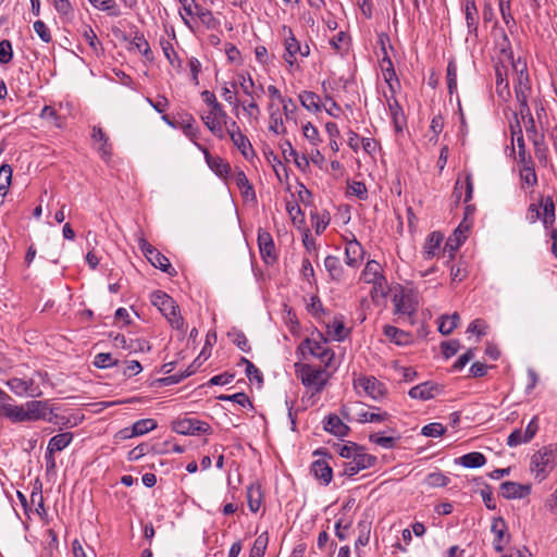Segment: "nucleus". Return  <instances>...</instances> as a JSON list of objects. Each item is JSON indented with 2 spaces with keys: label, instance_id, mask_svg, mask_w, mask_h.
I'll return each instance as SVG.
<instances>
[{
  "label": "nucleus",
  "instance_id": "36",
  "mask_svg": "<svg viewBox=\"0 0 557 557\" xmlns=\"http://www.w3.org/2000/svg\"><path fill=\"white\" fill-rule=\"evenodd\" d=\"M543 209L542 221L545 227L553 226L555 222V205L552 197L542 198L540 202Z\"/></svg>",
  "mask_w": 557,
  "mask_h": 557
},
{
  "label": "nucleus",
  "instance_id": "42",
  "mask_svg": "<svg viewBox=\"0 0 557 557\" xmlns=\"http://www.w3.org/2000/svg\"><path fill=\"white\" fill-rule=\"evenodd\" d=\"M389 112L397 132H400L405 125V115L399 103L394 99L388 101Z\"/></svg>",
  "mask_w": 557,
  "mask_h": 557
},
{
  "label": "nucleus",
  "instance_id": "62",
  "mask_svg": "<svg viewBox=\"0 0 557 557\" xmlns=\"http://www.w3.org/2000/svg\"><path fill=\"white\" fill-rule=\"evenodd\" d=\"M288 148H290V153H294V162L297 165V168L302 171L307 172L310 168L309 159L306 154H299L290 144H288Z\"/></svg>",
  "mask_w": 557,
  "mask_h": 557
},
{
  "label": "nucleus",
  "instance_id": "51",
  "mask_svg": "<svg viewBox=\"0 0 557 557\" xmlns=\"http://www.w3.org/2000/svg\"><path fill=\"white\" fill-rule=\"evenodd\" d=\"M82 35L85 41L89 45V47L94 50V52L98 53V48L100 47V41L97 38L96 33L90 26H85L83 28Z\"/></svg>",
  "mask_w": 557,
  "mask_h": 557
},
{
  "label": "nucleus",
  "instance_id": "33",
  "mask_svg": "<svg viewBox=\"0 0 557 557\" xmlns=\"http://www.w3.org/2000/svg\"><path fill=\"white\" fill-rule=\"evenodd\" d=\"M311 471L324 484H329L332 480V468L325 460H315L311 466Z\"/></svg>",
  "mask_w": 557,
  "mask_h": 557
},
{
  "label": "nucleus",
  "instance_id": "7",
  "mask_svg": "<svg viewBox=\"0 0 557 557\" xmlns=\"http://www.w3.org/2000/svg\"><path fill=\"white\" fill-rule=\"evenodd\" d=\"M420 295L411 287H399L393 292V302L397 313H416L420 306Z\"/></svg>",
  "mask_w": 557,
  "mask_h": 557
},
{
  "label": "nucleus",
  "instance_id": "17",
  "mask_svg": "<svg viewBox=\"0 0 557 557\" xmlns=\"http://www.w3.org/2000/svg\"><path fill=\"white\" fill-rule=\"evenodd\" d=\"M152 307L161 313H176L178 306L176 301L166 293L156 290L150 295Z\"/></svg>",
  "mask_w": 557,
  "mask_h": 557
},
{
  "label": "nucleus",
  "instance_id": "11",
  "mask_svg": "<svg viewBox=\"0 0 557 557\" xmlns=\"http://www.w3.org/2000/svg\"><path fill=\"white\" fill-rule=\"evenodd\" d=\"M512 81L515 83L516 98L519 102V107L527 106L530 86L525 63L520 61L512 63Z\"/></svg>",
  "mask_w": 557,
  "mask_h": 557
},
{
  "label": "nucleus",
  "instance_id": "63",
  "mask_svg": "<svg viewBox=\"0 0 557 557\" xmlns=\"http://www.w3.org/2000/svg\"><path fill=\"white\" fill-rule=\"evenodd\" d=\"M286 210H287L292 221L294 222V224H297V223L300 224L302 222L301 210L297 202H295V201L287 202Z\"/></svg>",
  "mask_w": 557,
  "mask_h": 557
},
{
  "label": "nucleus",
  "instance_id": "16",
  "mask_svg": "<svg viewBox=\"0 0 557 557\" xmlns=\"http://www.w3.org/2000/svg\"><path fill=\"white\" fill-rule=\"evenodd\" d=\"M225 134H227L233 141V144L240 150L245 158H249L252 154L251 144L248 138L240 132L237 123L232 121L230 125L225 129Z\"/></svg>",
  "mask_w": 557,
  "mask_h": 557
},
{
  "label": "nucleus",
  "instance_id": "3",
  "mask_svg": "<svg viewBox=\"0 0 557 557\" xmlns=\"http://www.w3.org/2000/svg\"><path fill=\"white\" fill-rule=\"evenodd\" d=\"M178 2L182 7L181 16L189 28L193 29L196 20L207 28L216 26V20L211 11L203 9L195 0H178Z\"/></svg>",
  "mask_w": 557,
  "mask_h": 557
},
{
  "label": "nucleus",
  "instance_id": "43",
  "mask_svg": "<svg viewBox=\"0 0 557 557\" xmlns=\"http://www.w3.org/2000/svg\"><path fill=\"white\" fill-rule=\"evenodd\" d=\"M485 461V456L478 451L466 454L460 458L461 465L466 468H479L482 467Z\"/></svg>",
  "mask_w": 557,
  "mask_h": 557
},
{
  "label": "nucleus",
  "instance_id": "4",
  "mask_svg": "<svg viewBox=\"0 0 557 557\" xmlns=\"http://www.w3.org/2000/svg\"><path fill=\"white\" fill-rule=\"evenodd\" d=\"M341 412L346 420L359 423L383 422L389 417L387 412L369 411L367 406L359 401L343 405Z\"/></svg>",
  "mask_w": 557,
  "mask_h": 557
},
{
  "label": "nucleus",
  "instance_id": "19",
  "mask_svg": "<svg viewBox=\"0 0 557 557\" xmlns=\"http://www.w3.org/2000/svg\"><path fill=\"white\" fill-rule=\"evenodd\" d=\"M385 284L386 282H380L379 284H370V300L363 299L361 301L362 310H381L382 301L385 298Z\"/></svg>",
  "mask_w": 557,
  "mask_h": 557
},
{
  "label": "nucleus",
  "instance_id": "60",
  "mask_svg": "<svg viewBox=\"0 0 557 557\" xmlns=\"http://www.w3.org/2000/svg\"><path fill=\"white\" fill-rule=\"evenodd\" d=\"M13 51L12 45L9 40L3 39L0 41V63L7 64L12 60Z\"/></svg>",
  "mask_w": 557,
  "mask_h": 557
},
{
  "label": "nucleus",
  "instance_id": "25",
  "mask_svg": "<svg viewBox=\"0 0 557 557\" xmlns=\"http://www.w3.org/2000/svg\"><path fill=\"white\" fill-rule=\"evenodd\" d=\"M269 111V129L276 135H283L286 133V127L283 122L282 114L280 113V109L277 104L273 101L269 102L268 106Z\"/></svg>",
  "mask_w": 557,
  "mask_h": 557
},
{
  "label": "nucleus",
  "instance_id": "58",
  "mask_svg": "<svg viewBox=\"0 0 557 557\" xmlns=\"http://www.w3.org/2000/svg\"><path fill=\"white\" fill-rule=\"evenodd\" d=\"M425 483L432 487H442L447 485L448 478L440 472H433L426 476Z\"/></svg>",
  "mask_w": 557,
  "mask_h": 557
},
{
  "label": "nucleus",
  "instance_id": "28",
  "mask_svg": "<svg viewBox=\"0 0 557 557\" xmlns=\"http://www.w3.org/2000/svg\"><path fill=\"white\" fill-rule=\"evenodd\" d=\"M438 386L432 382H424L413 386L409 391V396L414 399L428 400L434 397Z\"/></svg>",
  "mask_w": 557,
  "mask_h": 557
},
{
  "label": "nucleus",
  "instance_id": "23",
  "mask_svg": "<svg viewBox=\"0 0 557 557\" xmlns=\"http://www.w3.org/2000/svg\"><path fill=\"white\" fill-rule=\"evenodd\" d=\"M27 421L47 420L48 404L40 400H30L24 404Z\"/></svg>",
  "mask_w": 557,
  "mask_h": 557
},
{
  "label": "nucleus",
  "instance_id": "1",
  "mask_svg": "<svg viewBox=\"0 0 557 557\" xmlns=\"http://www.w3.org/2000/svg\"><path fill=\"white\" fill-rule=\"evenodd\" d=\"M239 86L243 94L247 97L240 106L248 119L258 121L261 110L258 100L262 98L265 90L262 84H257L249 74H239Z\"/></svg>",
  "mask_w": 557,
  "mask_h": 557
},
{
  "label": "nucleus",
  "instance_id": "49",
  "mask_svg": "<svg viewBox=\"0 0 557 557\" xmlns=\"http://www.w3.org/2000/svg\"><path fill=\"white\" fill-rule=\"evenodd\" d=\"M117 359L109 352H100L95 357L94 366L100 369L109 368L117 364Z\"/></svg>",
  "mask_w": 557,
  "mask_h": 557
},
{
  "label": "nucleus",
  "instance_id": "61",
  "mask_svg": "<svg viewBox=\"0 0 557 557\" xmlns=\"http://www.w3.org/2000/svg\"><path fill=\"white\" fill-rule=\"evenodd\" d=\"M280 103L283 107V112L286 117V120H294L295 121V114L297 110V106L290 98H283Z\"/></svg>",
  "mask_w": 557,
  "mask_h": 557
},
{
  "label": "nucleus",
  "instance_id": "34",
  "mask_svg": "<svg viewBox=\"0 0 557 557\" xmlns=\"http://www.w3.org/2000/svg\"><path fill=\"white\" fill-rule=\"evenodd\" d=\"M492 532L495 534L494 540V548L497 552H503L504 549V534L506 531V523L503 518H495L492 521L491 525Z\"/></svg>",
  "mask_w": 557,
  "mask_h": 557
},
{
  "label": "nucleus",
  "instance_id": "45",
  "mask_svg": "<svg viewBox=\"0 0 557 557\" xmlns=\"http://www.w3.org/2000/svg\"><path fill=\"white\" fill-rule=\"evenodd\" d=\"M459 315H442L438 323V331L443 335L450 334L458 325Z\"/></svg>",
  "mask_w": 557,
  "mask_h": 557
},
{
  "label": "nucleus",
  "instance_id": "18",
  "mask_svg": "<svg viewBox=\"0 0 557 557\" xmlns=\"http://www.w3.org/2000/svg\"><path fill=\"white\" fill-rule=\"evenodd\" d=\"M258 246L260 255L267 263H272L276 260L274 242L269 232L264 230H259Z\"/></svg>",
  "mask_w": 557,
  "mask_h": 557
},
{
  "label": "nucleus",
  "instance_id": "9",
  "mask_svg": "<svg viewBox=\"0 0 557 557\" xmlns=\"http://www.w3.org/2000/svg\"><path fill=\"white\" fill-rule=\"evenodd\" d=\"M137 243L144 256L154 268L161 270L170 276L176 275V270L171 265L168 257H165L152 245H150L143 235L138 236Z\"/></svg>",
  "mask_w": 557,
  "mask_h": 557
},
{
  "label": "nucleus",
  "instance_id": "54",
  "mask_svg": "<svg viewBox=\"0 0 557 557\" xmlns=\"http://www.w3.org/2000/svg\"><path fill=\"white\" fill-rule=\"evenodd\" d=\"M12 170L10 165H2L0 168V194L5 195L8 187L11 183Z\"/></svg>",
  "mask_w": 557,
  "mask_h": 557
},
{
  "label": "nucleus",
  "instance_id": "26",
  "mask_svg": "<svg viewBox=\"0 0 557 557\" xmlns=\"http://www.w3.org/2000/svg\"><path fill=\"white\" fill-rule=\"evenodd\" d=\"M500 493L505 498H523L530 493V486L507 481L500 485Z\"/></svg>",
  "mask_w": 557,
  "mask_h": 557
},
{
  "label": "nucleus",
  "instance_id": "21",
  "mask_svg": "<svg viewBox=\"0 0 557 557\" xmlns=\"http://www.w3.org/2000/svg\"><path fill=\"white\" fill-rule=\"evenodd\" d=\"M198 148L205 153V158L209 168L220 177H226L231 172L230 164L222 158L212 156L202 146L198 145Z\"/></svg>",
  "mask_w": 557,
  "mask_h": 557
},
{
  "label": "nucleus",
  "instance_id": "64",
  "mask_svg": "<svg viewBox=\"0 0 557 557\" xmlns=\"http://www.w3.org/2000/svg\"><path fill=\"white\" fill-rule=\"evenodd\" d=\"M361 449L362 448L357 446L356 444L337 445V453L344 458H351Z\"/></svg>",
  "mask_w": 557,
  "mask_h": 557
},
{
  "label": "nucleus",
  "instance_id": "52",
  "mask_svg": "<svg viewBox=\"0 0 557 557\" xmlns=\"http://www.w3.org/2000/svg\"><path fill=\"white\" fill-rule=\"evenodd\" d=\"M445 431H446V428L443 424L433 422V423L424 425L422 428L421 433L424 436L438 437V436H442L445 433Z\"/></svg>",
  "mask_w": 557,
  "mask_h": 557
},
{
  "label": "nucleus",
  "instance_id": "29",
  "mask_svg": "<svg viewBox=\"0 0 557 557\" xmlns=\"http://www.w3.org/2000/svg\"><path fill=\"white\" fill-rule=\"evenodd\" d=\"M379 41L382 46V52H383V57L380 62L381 70L383 72V76H384L385 81L387 83H389L395 77V71L393 67L392 60L388 57L386 48H385V42L388 41V37L385 35H381L379 37Z\"/></svg>",
  "mask_w": 557,
  "mask_h": 557
},
{
  "label": "nucleus",
  "instance_id": "41",
  "mask_svg": "<svg viewBox=\"0 0 557 557\" xmlns=\"http://www.w3.org/2000/svg\"><path fill=\"white\" fill-rule=\"evenodd\" d=\"M384 334L397 345H406L410 341V336L408 333L400 331L395 326H385Z\"/></svg>",
  "mask_w": 557,
  "mask_h": 557
},
{
  "label": "nucleus",
  "instance_id": "53",
  "mask_svg": "<svg viewBox=\"0 0 557 557\" xmlns=\"http://www.w3.org/2000/svg\"><path fill=\"white\" fill-rule=\"evenodd\" d=\"M447 87L449 94L457 89V65L455 61H449L447 65Z\"/></svg>",
  "mask_w": 557,
  "mask_h": 557
},
{
  "label": "nucleus",
  "instance_id": "14",
  "mask_svg": "<svg viewBox=\"0 0 557 557\" xmlns=\"http://www.w3.org/2000/svg\"><path fill=\"white\" fill-rule=\"evenodd\" d=\"M375 460V457L364 453L363 449H361L359 453L355 454L354 457H351L350 461L345 462L343 474L347 476H352L357 474L359 471L372 467Z\"/></svg>",
  "mask_w": 557,
  "mask_h": 557
},
{
  "label": "nucleus",
  "instance_id": "12",
  "mask_svg": "<svg viewBox=\"0 0 557 557\" xmlns=\"http://www.w3.org/2000/svg\"><path fill=\"white\" fill-rule=\"evenodd\" d=\"M555 455L553 450L543 448L535 453L531 459V471L535 473L536 478L543 480L547 473L554 468Z\"/></svg>",
  "mask_w": 557,
  "mask_h": 557
},
{
  "label": "nucleus",
  "instance_id": "50",
  "mask_svg": "<svg viewBox=\"0 0 557 557\" xmlns=\"http://www.w3.org/2000/svg\"><path fill=\"white\" fill-rule=\"evenodd\" d=\"M267 545H268L267 534L259 535L253 543V546L250 550L249 557H263Z\"/></svg>",
  "mask_w": 557,
  "mask_h": 557
},
{
  "label": "nucleus",
  "instance_id": "2",
  "mask_svg": "<svg viewBox=\"0 0 557 557\" xmlns=\"http://www.w3.org/2000/svg\"><path fill=\"white\" fill-rule=\"evenodd\" d=\"M519 115H520V120L517 121L518 129L521 128V124H522V126L525 129L528 138L532 141V144L534 146L535 157L540 161H545L547 148L544 144V135L542 133L537 132V129L535 127L534 119H533L532 114L530 113V109H529L528 104L520 106Z\"/></svg>",
  "mask_w": 557,
  "mask_h": 557
},
{
  "label": "nucleus",
  "instance_id": "39",
  "mask_svg": "<svg viewBox=\"0 0 557 557\" xmlns=\"http://www.w3.org/2000/svg\"><path fill=\"white\" fill-rule=\"evenodd\" d=\"M324 267L333 280L339 281L343 278L344 271L337 257L327 256L324 260Z\"/></svg>",
  "mask_w": 557,
  "mask_h": 557
},
{
  "label": "nucleus",
  "instance_id": "48",
  "mask_svg": "<svg viewBox=\"0 0 557 557\" xmlns=\"http://www.w3.org/2000/svg\"><path fill=\"white\" fill-rule=\"evenodd\" d=\"M156 428L157 422L153 419H143L134 423L133 435H144Z\"/></svg>",
  "mask_w": 557,
  "mask_h": 557
},
{
  "label": "nucleus",
  "instance_id": "35",
  "mask_svg": "<svg viewBox=\"0 0 557 557\" xmlns=\"http://www.w3.org/2000/svg\"><path fill=\"white\" fill-rule=\"evenodd\" d=\"M236 186L239 188L242 195L247 200L255 199V191L252 185L249 183L246 174L243 171H237L234 175Z\"/></svg>",
  "mask_w": 557,
  "mask_h": 557
},
{
  "label": "nucleus",
  "instance_id": "46",
  "mask_svg": "<svg viewBox=\"0 0 557 557\" xmlns=\"http://www.w3.org/2000/svg\"><path fill=\"white\" fill-rule=\"evenodd\" d=\"M519 171L522 187H533L537 184V176L534 170V165L520 168Z\"/></svg>",
  "mask_w": 557,
  "mask_h": 557
},
{
  "label": "nucleus",
  "instance_id": "10",
  "mask_svg": "<svg viewBox=\"0 0 557 557\" xmlns=\"http://www.w3.org/2000/svg\"><path fill=\"white\" fill-rule=\"evenodd\" d=\"M300 379L304 385L319 393L326 385L330 374L326 369L315 368L310 364L300 366Z\"/></svg>",
  "mask_w": 557,
  "mask_h": 557
},
{
  "label": "nucleus",
  "instance_id": "24",
  "mask_svg": "<svg viewBox=\"0 0 557 557\" xmlns=\"http://www.w3.org/2000/svg\"><path fill=\"white\" fill-rule=\"evenodd\" d=\"M360 280L367 284H379L380 282H384L385 277L382 274L381 264L374 260L368 261L361 273Z\"/></svg>",
  "mask_w": 557,
  "mask_h": 557
},
{
  "label": "nucleus",
  "instance_id": "22",
  "mask_svg": "<svg viewBox=\"0 0 557 557\" xmlns=\"http://www.w3.org/2000/svg\"><path fill=\"white\" fill-rule=\"evenodd\" d=\"M345 256L349 267H358L363 260L364 250L358 240L351 239L346 243Z\"/></svg>",
  "mask_w": 557,
  "mask_h": 557
},
{
  "label": "nucleus",
  "instance_id": "55",
  "mask_svg": "<svg viewBox=\"0 0 557 557\" xmlns=\"http://www.w3.org/2000/svg\"><path fill=\"white\" fill-rule=\"evenodd\" d=\"M242 363L246 366V374L249 377V380H257L258 384L260 385L263 381L262 374L260 370L248 359L242 358Z\"/></svg>",
  "mask_w": 557,
  "mask_h": 557
},
{
  "label": "nucleus",
  "instance_id": "5",
  "mask_svg": "<svg viewBox=\"0 0 557 557\" xmlns=\"http://www.w3.org/2000/svg\"><path fill=\"white\" fill-rule=\"evenodd\" d=\"M302 354L308 351L323 363L324 368H335L334 352L327 346V339L319 334V338H307L301 345Z\"/></svg>",
  "mask_w": 557,
  "mask_h": 557
},
{
  "label": "nucleus",
  "instance_id": "27",
  "mask_svg": "<svg viewBox=\"0 0 557 557\" xmlns=\"http://www.w3.org/2000/svg\"><path fill=\"white\" fill-rule=\"evenodd\" d=\"M444 240L443 234L440 232L431 233L423 245V256L425 259L436 257L441 251V245Z\"/></svg>",
  "mask_w": 557,
  "mask_h": 557
},
{
  "label": "nucleus",
  "instance_id": "6",
  "mask_svg": "<svg viewBox=\"0 0 557 557\" xmlns=\"http://www.w3.org/2000/svg\"><path fill=\"white\" fill-rule=\"evenodd\" d=\"M281 35L284 39V60L286 63L292 67L297 62V54H300V57L306 58L310 54V48L308 45L301 46L299 41L296 39L293 30L290 27L284 25L281 28Z\"/></svg>",
  "mask_w": 557,
  "mask_h": 557
},
{
  "label": "nucleus",
  "instance_id": "30",
  "mask_svg": "<svg viewBox=\"0 0 557 557\" xmlns=\"http://www.w3.org/2000/svg\"><path fill=\"white\" fill-rule=\"evenodd\" d=\"M0 412L14 422L27 421V416H26V410H25L24 405L17 406V405H12V404H1Z\"/></svg>",
  "mask_w": 557,
  "mask_h": 557
},
{
  "label": "nucleus",
  "instance_id": "31",
  "mask_svg": "<svg viewBox=\"0 0 557 557\" xmlns=\"http://www.w3.org/2000/svg\"><path fill=\"white\" fill-rule=\"evenodd\" d=\"M324 429L339 437L346 436L349 432V428L335 414L327 417Z\"/></svg>",
  "mask_w": 557,
  "mask_h": 557
},
{
  "label": "nucleus",
  "instance_id": "44",
  "mask_svg": "<svg viewBox=\"0 0 557 557\" xmlns=\"http://www.w3.org/2000/svg\"><path fill=\"white\" fill-rule=\"evenodd\" d=\"M262 502V494L259 486H249L247 490V503L248 507L252 512H257L260 509Z\"/></svg>",
  "mask_w": 557,
  "mask_h": 557
},
{
  "label": "nucleus",
  "instance_id": "8",
  "mask_svg": "<svg viewBox=\"0 0 557 557\" xmlns=\"http://www.w3.org/2000/svg\"><path fill=\"white\" fill-rule=\"evenodd\" d=\"M201 120L214 136L220 139L225 137V129L230 124L227 123L228 116L222 104L209 108L208 112L201 114Z\"/></svg>",
  "mask_w": 557,
  "mask_h": 557
},
{
  "label": "nucleus",
  "instance_id": "56",
  "mask_svg": "<svg viewBox=\"0 0 557 557\" xmlns=\"http://www.w3.org/2000/svg\"><path fill=\"white\" fill-rule=\"evenodd\" d=\"M133 45L147 59L151 58V49L143 35H136L133 39Z\"/></svg>",
  "mask_w": 557,
  "mask_h": 557
},
{
  "label": "nucleus",
  "instance_id": "13",
  "mask_svg": "<svg viewBox=\"0 0 557 557\" xmlns=\"http://www.w3.org/2000/svg\"><path fill=\"white\" fill-rule=\"evenodd\" d=\"M354 386L360 393H363L376 400L385 395L384 384L379 382L374 376H360L354 381Z\"/></svg>",
  "mask_w": 557,
  "mask_h": 557
},
{
  "label": "nucleus",
  "instance_id": "37",
  "mask_svg": "<svg viewBox=\"0 0 557 557\" xmlns=\"http://www.w3.org/2000/svg\"><path fill=\"white\" fill-rule=\"evenodd\" d=\"M326 334L335 341H343L349 334V329L344 325L343 321L334 319L332 322H327Z\"/></svg>",
  "mask_w": 557,
  "mask_h": 557
},
{
  "label": "nucleus",
  "instance_id": "59",
  "mask_svg": "<svg viewBox=\"0 0 557 557\" xmlns=\"http://www.w3.org/2000/svg\"><path fill=\"white\" fill-rule=\"evenodd\" d=\"M34 30L44 42L49 44L52 40L51 33L42 21L34 23Z\"/></svg>",
  "mask_w": 557,
  "mask_h": 557
},
{
  "label": "nucleus",
  "instance_id": "47",
  "mask_svg": "<svg viewBox=\"0 0 557 557\" xmlns=\"http://www.w3.org/2000/svg\"><path fill=\"white\" fill-rule=\"evenodd\" d=\"M465 13L468 27L475 30L478 25V10L473 0L466 1Z\"/></svg>",
  "mask_w": 557,
  "mask_h": 557
},
{
  "label": "nucleus",
  "instance_id": "20",
  "mask_svg": "<svg viewBox=\"0 0 557 557\" xmlns=\"http://www.w3.org/2000/svg\"><path fill=\"white\" fill-rule=\"evenodd\" d=\"M209 424L199 420L183 419L174 424V430L181 434H200L206 433L209 430Z\"/></svg>",
  "mask_w": 557,
  "mask_h": 557
},
{
  "label": "nucleus",
  "instance_id": "40",
  "mask_svg": "<svg viewBox=\"0 0 557 557\" xmlns=\"http://www.w3.org/2000/svg\"><path fill=\"white\" fill-rule=\"evenodd\" d=\"M89 3L101 11L108 12L111 16H119L121 14L120 7L114 0H88Z\"/></svg>",
  "mask_w": 557,
  "mask_h": 557
},
{
  "label": "nucleus",
  "instance_id": "15",
  "mask_svg": "<svg viewBox=\"0 0 557 557\" xmlns=\"http://www.w3.org/2000/svg\"><path fill=\"white\" fill-rule=\"evenodd\" d=\"M7 385L15 395L21 397H39L42 394L39 386L35 385L32 380L12 377L7 382Z\"/></svg>",
  "mask_w": 557,
  "mask_h": 557
},
{
  "label": "nucleus",
  "instance_id": "32",
  "mask_svg": "<svg viewBox=\"0 0 557 557\" xmlns=\"http://www.w3.org/2000/svg\"><path fill=\"white\" fill-rule=\"evenodd\" d=\"M72 441H73V433H71V432H64V433L57 434L50 438V441L48 443L47 450H49L50 453L61 451L64 448H66L71 444Z\"/></svg>",
  "mask_w": 557,
  "mask_h": 557
},
{
  "label": "nucleus",
  "instance_id": "57",
  "mask_svg": "<svg viewBox=\"0 0 557 557\" xmlns=\"http://www.w3.org/2000/svg\"><path fill=\"white\" fill-rule=\"evenodd\" d=\"M302 134L313 146H317L321 140L318 129L310 122L302 126Z\"/></svg>",
  "mask_w": 557,
  "mask_h": 557
},
{
  "label": "nucleus",
  "instance_id": "38",
  "mask_svg": "<svg viewBox=\"0 0 557 557\" xmlns=\"http://www.w3.org/2000/svg\"><path fill=\"white\" fill-rule=\"evenodd\" d=\"M299 101L304 108L312 112L321 110L320 97L312 91H302L299 94Z\"/></svg>",
  "mask_w": 557,
  "mask_h": 557
}]
</instances>
